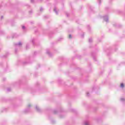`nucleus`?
Instances as JSON below:
<instances>
[{
    "label": "nucleus",
    "mask_w": 125,
    "mask_h": 125,
    "mask_svg": "<svg viewBox=\"0 0 125 125\" xmlns=\"http://www.w3.org/2000/svg\"><path fill=\"white\" fill-rule=\"evenodd\" d=\"M22 29H25V26H22Z\"/></svg>",
    "instance_id": "nucleus-3"
},
{
    "label": "nucleus",
    "mask_w": 125,
    "mask_h": 125,
    "mask_svg": "<svg viewBox=\"0 0 125 125\" xmlns=\"http://www.w3.org/2000/svg\"><path fill=\"white\" fill-rule=\"evenodd\" d=\"M69 39H71V38H72V36L71 35H69Z\"/></svg>",
    "instance_id": "nucleus-2"
},
{
    "label": "nucleus",
    "mask_w": 125,
    "mask_h": 125,
    "mask_svg": "<svg viewBox=\"0 0 125 125\" xmlns=\"http://www.w3.org/2000/svg\"><path fill=\"white\" fill-rule=\"evenodd\" d=\"M125 86V85H124V83H121V87H124Z\"/></svg>",
    "instance_id": "nucleus-1"
}]
</instances>
